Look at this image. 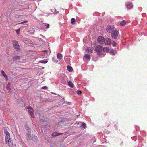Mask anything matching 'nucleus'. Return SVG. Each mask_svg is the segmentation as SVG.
Here are the masks:
<instances>
[{
    "label": "nucleus",
    "instance_id": "f257e3e1",
    "mask_svg": "<svg viewBox=\"0 0 147 147\" xmlns=\"http://www.w3.org/2000/svg\"><path fill=\"white\" fill-rule=\"evenodd\" d=\"M5 142L6 144H7L9 147H13V142L12 139L10 138V136L5 137Z\"/></svg>",
    "mask_w": 147,
    "mask_h": 147
},
{
    "label": "nucleus",
    "instance_id": "f03ea898",
    "mask_svg": "<svg viewBox=\"0 0 147 147\" xmlns=\"http://www.w3.org/2000/svg\"><path fill=\"white\" fill-rule=\"evenodd\" d=\"M94 45V43L92 45V48H94V50L98 52H100L102 51V46L100 45H98L96 46L95 47L93 46Z\"/></svg>",
    "mask_w": 147,
    "mask_h": 147
},
{
    "label": "nucleus",
    "instance_id": "7ed1b4c3",
    "mask_svg": "<svg viewBox=\"0 0 147 147\" xmlns=\"http://www.w3.org/2000/svg\"><path fill=\"white\" fill-rule=\"evenodd\" d=\"M118 34V31L117 30H115L111 33V36L112 38L116 39L117 38Z\"/></svg>",
    "mask_w": 147,
    "mask_h": 147
},
{
    "label": "nucleus",
    "instance_id": "20e7f679",
    "mask_svg": "<svg viewBox=\"0 0 147 147\" xmlns=\"http://www.w3.org/2000/svg\"><path fill=\"white\" fill-rule=\"evenodd\" d=\"M114 27L112 26L109 25L106 28L107 32L109 33H111L114 30Z\"/></svg>",
    "mask_w": 147,
    "mask_h": 147
},
{
    "label": "nucleus",
    "instance_id": "39448f33",
    "mask_svg": "<svg viewBox=\"0 0 147 147\" xmlns=\"http://www.w3.org/2000/svg\"><path fill=\"white\" fill-rule=\"evenodd\" d=\"M13 43L14 48L16 50H19L20 49V47L18 42L16 41H13Z\"/></svg>",
    "mask_w": 147,
    "mask_h": 147
},
{
    "label": "nucleus",
    "instance_id": "423d86ee",
    "mask_svg": "<svg viewBox=\"0 0 147 147\" xmlns=\"http://www.w3.org/2000/svg\"><path fill=\"white\" fill-rule=\"evenodd\" d=\"M27 109H28V111L30 115L31 116L34 117V115L33 113L34 110L32 107L30 106H28L27 107Z\"/></svg>",
    "mask_w": 147,
    "mask_h": 147
},
{
    "label": "nucleus",
    "instance_id": "0eeeda50",
    "mask_svg": "<svg viewBox=\"0 0 147 147\" xmlns=\"http://www.w3.org/2000/svg\"><path fill=\"white\" fill-rule=\"evenodd\" d=\"M97 41L100 44H103L105 41L104 38L102 36H99L97 38Z\"/></svg>",
    "mask_w": 147,
    "mask_h": 147
},
{
    "label": "nucleus",
    "instance_id": "6e6552de",
    "mask_svg": "<svg viewBox=\"0 0 147 147\" xmlns=\"http://www.w3.org/2000/svg\"><path fill=\"white\" fill-rule=\"evenodd\" d=\"M104 43L106 45H109L111 43V40L109 38H106L105 39Z\"/></svg>",
    "mask_w": 147,
    "mask_h": 147
},
{
    "label": "nucleus",
    "instance_id": "1a4fd4ad",
    "mask_svg": "<svg viewBox=\"0 0 147 147\" xmlns=\"http://www.w3.org/2000/svg\"><path fill=\"white\" fill-rule=\"evenodd\" d=\"M86 50L87 52H88V53H92L93 51V49L91 48L90 47H87L86 48Z\"/></svg>",
    "mask_w": 147,
    "mask_h": 147
},
{
    "label": "nucleus",
    "instance_id": "9d476101",
    "mask_svg": "<svg viewBox=\"0 0 147 147\" xmlns=\"http://www.w3.org/2000/svg\"><path fill=\"white\" fill-rule=\"evenodd\" d=\"M126 7L128 9H131L132 7V3L129 2L126 4Z\"/></svg>",
    "mask_w": 147,
    "mask_h": 147
},
{
    "label": "nucleus",
    "instance_id": "9b49d317",
    "mask_svg": "<svg viewBox=\"0 0 147 147\" xmlns=\"http://www.w3.org/2000/svg\"><path fill=\"white\" fill-rule=\"evenodd\" d=\"M1 74L2 76H4L5 77L6 80H8V78L7 76V75L5 74L4 71L3 70H1Z\"/></svg>",
    "mask_w": 147,
    "mask_h": 147
},
{
    "label": "nucleus",
    "instance_id": "f8f14e48",
    "mask_svg": "<svg viewBox=\"0 0 147 147\" xmlns=\"http://www.w3.org/2000/svg\"><path fill=\"white\" fill-rule=\"evenodd\" d=\"M68 85L71 88H73L74 87V85L73 83L71 81H69L68 82Z\"/></svg>",
    "mask_w": 147,
    "mask_h": 147
},
{
    "label": "nucleus",
    "instance_id": "ddd939ff",
    "mask_svg": "<svg viewBox=\"0 0 147 147\" xmlns=\"http://www.w3.org/2000/svg\"><path fill=\"white\" fill-rule=\"evenodd\" d=\"M10 85L11 84L9 82L6 87V88L8 90V91L9 92H10L11 90L10 87Z\"/></svg>",
    "mask_w": 147,
    "mask_h": 147
},
{
    "label": "nucleus",
    "instance_id": "4468645a",
    "mask_svg": "<svg viewBox=\"0 0 147 147\" xmlns=\"http://www.w3.org/2000/svg\"><path fill=\"white\" fill-rule=\"evenodd\" d=\"M31 138L32 140L33 141H36L37 139V136L34 135H32Z\"/></svg>",
    "mask_w": 147,
    "mask_h": 147
},
{
    "label": "nucleus",
    "instance_id": "2eb2a0df",
    "mask_svg": "<svg viewBox=\"0 0 147 147\" xmlns=\"http://www.w3.org/2000/svg\"><path fill=\"white\" fill-rule=\"evenodd\" d=\"M4 132L5 134H6L5 136H10L9 133L8 132L7 130V129H4Z\"/></svg>",
    "mask_w": 147,
    "mask_h": 147
},
{
    "label": "nucleus",
    "instance_id": "dca6fc26",
    "mask_svg": "<svg viewBox=\"0 0 147 147\" xmlns=\"http://www.w3.org/2000/svg\"><path fill=\"white\" fill-rule=\"evenodd\" d=\"M63 134L62 133H58L57 132H54V133H53L52 134V135L53 136H59L60 134Z\"/></svg>",
    "mask_w": 147,
    "mask_h": 147
},
{
    "label": "nucleus",
    "instance_id": "f3484780",
    "mask_svg": "<svg viewBox=\"0 0 147 147\" xmlns=\"http://www.w3.org/2000/svg\"><path fill=\"white\" fill-rule=\"evenodd\" d=\"M57 58L59 59H61L62 58V55L60 53H58L57 55Z\"/></svg>",
    "mask_w": 147,
    "mask_h": 147
},
{
    "label": "nucleus",
    "instance_id": "a211bd4d",
    "mask_svg": "<svg viewBox=\"0 0 147 147\" xmlns=\"http://www.w3.org/2000/svg\"><path fill=\"white\" fill-rule=\"evenodd\" d=\"M20 59V57L18 56H15L13 57V59L14 60H19Z\"/></svg>",
    "mask_w": 147,
    "mask_h": 147
},
{
    "label": "nucleus",
    "instance_id": "6ab92c4d",
    "mask_svg": "<svg viewBox=\"0 0 147 147\" xmlns=\"http://www.w3.org/2000/svg\"><path fill=\"white\" fill-rule=\"evenodd\" d=\"M85 58L87 60H90V55L86 54L85 55Z\"/></svg>",
    "mask_w": 147,
    "mask_h": 147
},
{
    "label": "nucleus",
    "instance_id": "aec40b11",
    "mask_svg": "<svg viewBox=\"0 0 147 147\" xmlns=\"http://www.w3.org/2000/svg\"><path fill=\"white\" fill-rule=\"evenodd\" d=\"M126 24V22L124 21H122L120 23V25L121 26H125Z\"/></svg>",
    "mask_w": 147,
    "mask_h": 147
},
{
    "label": "nucleus",
    "instance_id": "412c9836",
    "mask_svg": "<svg viewBox=\"0 0 147 147\" xmlns=\"http://www.w3.org/2000/svg\"><path fill=\"white\" fill-rule=\"evenodd\" d=\"M102 50L103 51L105 52H108L109 50V47H106L103 48H102Z\"/></svg>",
    "mask_w": 147,
    "mask_h": 147
},
{
    "label": "nucleus",
    "instance_id": "4be33fe9",
    "mask_svg": "<svg viewBox=\"0 0 147 147\" xmlns=\"http://www.w3.org/2000/svg\"><path fill=\"white\" fill-rule=\"evenodd\" d=\"M67 69L70 72H71L73 71L72 67L69 65L67 67Z\"/></svg>",
    "mask_w": 147,
    "mask_h": 147
},
{
    "label": "nucleus",
    "instance_id": "5701e85b",
    "mask_svg": "<svg viewBox=\"0 0 147 147\" xmlns=\"http://www.w3.org/2000/svg\"><path fill=\"white\" fill-rule=\"evenodd\" d=\"M25 128L26 130H28V132H30V129L29 127L28 126V125L27 124H26V125H25Z\"/></svg>",
    "mask_w": 147,
    "mask_h": 147
},
{
    "label": "nucleus",
    "instance_id": "b1692460",
    "mask_svg": "<svg viewBox=\"0 0 147 147\" xmlns=\"http://www.w3.org/2000/svg\"><path fill=\"white\" fill-rule=\"evenodd\" d=\"M71 23L72 24H74L76 22L75 19L74 18H72L71 19Z\"/></svg>",
    "mask_w": 147,
    "mask_h": 147
},
{
    "label": "nucleus",
    "instance_id": "393cba45",
    "mask_svg": "<svg viewBox=\"0 0 147 147\" xmlns=\"http://www.w3.org/2000/svg\"><path fill=\"white\" fill-rule=\"evenodd\" d=\"M47 62V61L43 60H42L40 61V63H44V64H45V63H46Z\"/></svg>",
    "mask_w": 147,
    "mask_h": 147
},
{
    "label": "nucleus",
    "instance_id": "a878e982",
    "mask_svg": "<svg viewBox=\"0 0 147 147\" xmlns=\"http://www.w3.org/2000/svg\"><path fill=\"white\" fill-rule=\"evenodd\" d=\"M81 126L84 128H85L86 127V124L84 123H82V124L81 125Z\"/></svg>",
    "mask_w": 147,
    "mask_h": 147
},
{
    "label": "nucleus",
    "instance_id": "bb28decb",
    "mask_svg": "<svg viewBox=\"0 0 147 147\" xmlns=\"http://www.w3.org/2000/svg\"><path fill=\"white\" fill-rule=\"evenodd\" d=\"M52 60L53 62H55L56 63H57V62H58V61L57 60H56L54 58H52Z\"/></svg>",
    "mask_w": 147,
    "mask_h": 147
},
{
    "label": "nucleus",
    "instance_id": "cd10ccee",
    "mask_svg": "<svg viewBox=\"0 0 147 147\" xmlns=\"http://www.w3.org/2000/svg\"><path fill=\"white\" fill-rule=\"evenodd\" d=\"M112 45L113 46H116V43L115 41H113L112 42Z\"/></svg>",
    "mask_w": 147,
    "mask_h": 147
},
{
    "label": "nucleus",
    "instance_id": "c85d7f7f",
    "mask_svg": "<svg viewBox=\"0 0 147 147\" xmlns=\"http://www.w3.org/2000/svg\"><path fill=\"white\" fill-rule=\"evenodd\" d=\"M81 93H82V92L80 90H78L77 91V94H78L79 95H80Z\"/></svg>",
    "mask_w": 147,
    "mask_h": 147
},
{
    "label": "nucleus",
    "instance_id": "c756f323",
    "mask_svg": "<svg viewBox=\"0 0 147 147\" xmlns=\"http://www.w3.org/2000/svg\"><path fill=\"white\" fill-rule=\"evenodd\" d=\"M20 28L19 29H18V30H15V31L16 32L17 34H19V32L20 30Z\"/></svg>",
    "mask_w": 147,
    "mask_h": 147
},
{
    "label": "nucleus",
    "instance_id": "7c9ffc66",
    "mask_svg": "<svg viewBox=\"0 0 147 147\" xmlns=\"http://www.w3.org/2000/svg\"><path fill=\"white\" fill-rule=\"evenodd\" d=\"M27 134L28 135V137L29 136H30L31 135V130H30V132H28V130H27Z\"/></svg>",
    "mask_w": 147,
    "mask_h": 147
},
{
    "label": "nucleus",
    "instance_id": "2f4dec72",
    "mask_svg": "<svg viewBox=\"0 0 147 147\" xmlns=\"http://www.w3.org/2000/svg\"><path fill=\"white\" fill-rule=\"evenodd\" d=\"M45 26L47 28H49V24H47L45 25Z\"/></svg>",
    "mask_w": 147,
    "mask_h": 147
},
{
    "label": "nucleus",
    "instance_id": "473e14b6",
    "mask_svg": "<svg viewBox=\"0 0 147 147\" xmlns=\"http://www.w3.org/2000/svg\"><path fill=\"white\" fill-rule=\"evenodd\" d=\"M47 88L45 86H43L42 87V89H46Z\"/></svg>",
    "mask_w": 147,
    "mask_h": 147
},
{
    "label": "nucleus",
    "instance_id": "72a5a7b5",
    "mask_svg": "<svg viewBox=\"0 0 147 147\" xmlns=\"http://www.w3.org/2000/svg\"><path fill=\"white\" fill-rule=\"evenodd\" d=\"M27 22V20H26V21H25L22 22L20 23H19V24H23V23H26V22Z\"/></svg>",
    "mask_w": 147,
    "mask_h": 147
},
{
    "label": "nucleus",
    "instance_id": "f704fd0d",
    "mask_svg": "<svg viewBox=\"0 0 147 147\" xmlns=\"http://www.w3.org/2000/svg\"><path fill=\"white\" fill-rule=\"evenodd\" d=\"M80 114H79L78 115V116H80Z\"/></svg>",
    "mask_w": 147,
    "mask_h": 147
}]
</instances>
